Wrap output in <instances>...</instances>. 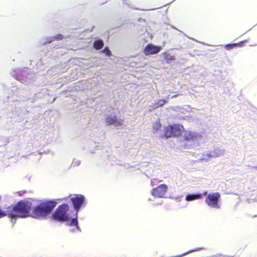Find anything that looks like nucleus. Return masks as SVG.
Wrapping results in <instances>:
<instances>
[{"label":"nucleus","instance_id":"dca6fc26","mask_svg":"<svg viewBox=\"0 0 257 257\" xmlns=\"http://www.w3.org/2000/svg\"><path fill=\"white\" fill-rule=\"evenodd\" d=\"M8 211H9V206L6 208L5 210H3L0 208V218L6 216H8L10 218V212Z\"/></svg>","mask_w":257,"mask_h":257},{"label":"nucleus","instance_id":"a211bd4d","mask_svg":"<svg viewBox=\"0 0 257 257\" xmlns=\"http://www.w3.org/2000/svg\"><path fill=\"white\" fill-rule=\"evenodd\" d=\"M69 225H70V226H76V228L78 229H79V230L80 229L79 227L78 224V221H77V217H76L75 218H73L71 220V221H70V222L69 223Z\"/></svg>","mask_w":257,"mask_h":257},{"label":"nucleus","instance_id":"f03ea898","mask_svg":"<svg viewBox=\"0 0 257 257\" xmlns=\"http://www.w3.org/2000/svg\"><path fill=\"white\" fill-rule=\"evenodd\" d=\"M56 205L54 201H44L35 206L32 211V216L35 218L46 217Z\"/></svg>","mask_w":257,"mask_h":257},{"label":"nucleus","instance_id":"39448f33","mask_svg":"<svg viewBox=\"0 0 257 257\" xmlns=\"http://www.w3.org/2000/svg\"><path fill=\"white\" fill-rule=\"evenodd\" d=\"M204 196H207L205 199V202L208 206L211 208L219 209L220 208L219 200L220 199V194L218 192L212 193L207 194L206 191L203 194Z\"/></svg>","mask_w":257,"mask_h":257},{"label":"nucleus","instance_id":"f8f14e48","mask_svg":"<svg viewBox=\"0 0 257 257\" xmlns=\"http://www.w3.org/2000/svg\"><path fill=\"white\" fill-rule=\"evenodd\" d=\"M161 55L163 56V60L167 63H171L175 59V57L174 55H172L167 52L162 53Z\"/></svg>","mask_w":257,"mask_h":257},{"label":"nucleus","instance_id":"423d86ee","mask_svg":"<svg viewBox=\"0 0 257 257\" xmlns=\"http://www.w3.org/2000/svg\"><path fill=\"white\" fill-rule=\"evenodd\" d=\"M168 186L165 184H162L156 188L152 189L151 194L155 198H162L168 190Z\"/></svg>","mask_w":257,"mask_h":257},{"label":"nucleus","instance_id":"0eeeda50","mask_svg":"<svg viewBox=\"0 0 257 257\" xmlns=\"http://www.w3.org/2000/svg\"><path fill=\"white\" fill-rule=\"evenodd\" d=\"M162 49L160 46H155L150 43L145 46L143 50V53L146 56H149L158 54Z\"/></svg>","mask_w":257,"mask_h":257},{"label":"nucleus","instance_id":"4be33fe9","mask_svg":"<svg viewBox=\"0 0 257 257\" xmlns=\"http://www.w3.org/2000/svg\"><path fill=\"white\" fill-rule=\"evenodd\" d=\"M255 168L257 169V166L255 167Z\"/></svg>","mask_w":257,"mask_h":257},{"label":"nucleus","instance_id":"ddd939ff","mask_svg":"<svg viewBox=\"0 0 257 257\" xmlns=\"http://www.w3.org/2000/svg\"><path fill=\"white\" fill-rule=\"evenodd\" d=\"M202 198L201 194H188L186 196V200L187 201H191L194 200L200 199Z\"/></svg>","mask_w":257,"mask_h":257},{"label":"nucleus","instance_id":"6ab92c4d","mask_svg":"<svg viewBox=\"0 0 257 257\" xmlns=\"http://www.w3.org/2000/svg\"><path fill=\"white\" fill-rule=\"evenodd\" d=\"M102 52L107 56H110L112 55L111 52L109 49L108 47H106L104 48V49L102 51Z\"/></svg>","mask_w":257,"mask_h":257},{"label":"nucleus","instance_id":"412c9836","mask_svg":"<svg viewBox=\"0 0 257 257\" xmlns=\"http://www.w3.org/2000/svg\"><path fill=\"white\" fill-rule=\"evenodd\" d=\"M176 96V95H173V96H172L171 97V98H174V97H175Z\"/></svg>","mask_w":257,"mask_h":257},{"label":"nucleus","instance_id":"9d476101","mask_svg":"<svg viewBox=\"0 0 257 257\" xmlns=\"http://www.w3.org/2000/svg\"><path fill=\"white\" fill-rule=\"evenodd\" d=\"M247 42V40H245L241 42H239L237 43H232V44H228L227 45H225L224 46V48L225 49L227 50H230L232 49H233L234 48H236L237 47H241L244 45V43H246Z\"/></svg>","mask_w":257,"mask_h":257},{"label":"nucleus","instance_id":"2eb2a0df","mask_svg":"<svg viewBox=\"0 0 257 257\" xmlns=\"http://www.w3.org/2000/svg\"><path fill=\"white\" fill-rule=\"evenodd\" d=\"M168 101L166 99H159L157 102L154 104L155 106L154 108H158L159 107H161L165 105L166 103H168Z\"/></svg>","mask_w":257,"mask_h":257},{"label":"nucleus","instance_id":"4468645a","mask_svg":"<svg viewBox=\"0 0 257 257\" xmlns=\"http://www.w3.org/2000/svg\"><path fill=\"white\" fill-rule=\"evenodd\" d=\"M104 46V43L101 40H97L93 43V48L96 50H100Z\"/></svg>","mask_w":257,"mask_h":257},{"label":"nucleus","instance_id":"6e6552de","mask_svg":"<svg viewBox=\"0 0 257 257\" xmlns=\"http://www.w3.org/2000/svg\"><path fill=\"white\" fill-rule=\"evenodd\" d=\"M74 209L77 212L85 202V197L82 195H75L70 199Z\"/></svg>","mask_w":257,"mask_h":257},{"label":"nucleus","instance_id":"f257e3e1","mask_svg":"<svg viewBox=\"0 0 257 257\" xmlns=\"http://www.w3.org/2000/svg\"><path fill=\"white\" fill-rule=\"evenodd\" d=\"M32 204L30 202L21 200L17 202L15 206H9L10 218L15 217L24 218L30 215Z\"/></svg>","mask_w":257,"mask_h":257},{"label":"nucleus","instance_id":"9b49d317","mask_svg":"<svg viewBox=\"0 0 257 257\" xmlns=\"http://www.w3.org/2000/svg\"><path fill=\"white\" fill-rule=\"evenodd\" d=\"M196 137V134L191 131H185L183 136L184 140L188 141H192Z\"/></svg>","mask_w":257,"mask_h":257},{"label":"nucleus","instance_id":"7ed1b4c3","mask_svg":"<svg viewBox=\"0 0 257 257\" xmlns=\"http://www.w3.org/2000/svg\"><path fill=\"white\" fill-rule=\"evenodd\" d=\"M69 210V206L67 204H62L57 208L52 214L51 218L56 221L65 222L69 218V215L67 213Z\"/></svg>","mask_w":257,"mask_h":257},{"label":"nucleus","instance_id":"f3484780","mask_svg":"<svg viewBox=\"0 0 257 257\" xmlns=\"http://www.w3.org/2000/svg\"><path fill=\"white\" fill-rule=\"evenodd\" d=\"M63 36L62 34H57L54 37H52L51 39V41L49 42V43H51L52 41H54L55 40H61L63 39Z\"/></svg>","mask_w":257,"mask_h":257},{"label":"nucleus","instance_id":"1a4fd4ad","mask_svg":"<svg viewBox=\"0 0 257 257\" xmlns=\"http://www.w3.org/2000/svg\"><path fill=\"white\" fill-rule=\"evenodd\" d=\"M105 122L107 125L114 124L115 126H121L123 125V121L121 119H118L115 115H108Z\"/></svg>","mask_w":257,"mask_h":257},{"label":"nucleus","instance_id":"20e7f679","mask_svg":"<svg viewBox=\"0 0 257 257\" xmlns=\"http://www.w3.org/2000/svg\"><path fill=\"white\" fill-rule=\"evenodd\" d=\"M184 131V128L181 124L175 123L168 125L164 128V137L166 139L178 137L183 134Z\"/></svg>","mask_w":257,"mask_h":257},{"label":"nucleus","instance_id":"aec40b11","mask_svg":"<svg viewBox=\"0 0 257 257\" xmlns=\"http://www.w3.org/2000/svg\"><path fill=\"white\" fill-rule=\"evenodd\" d=\"M161 127V124L160 123H157L156 124V126L153 127V129L155 130L156 131L160 130Z\"/></svg>","mask_w":257,"mask_h":257}]
</instances>
